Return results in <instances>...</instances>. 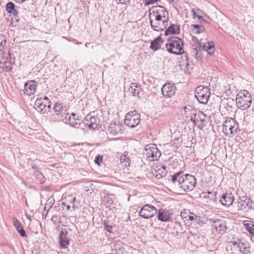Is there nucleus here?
Listing matches in <instances>:
<instances>
[{"label":"nucleus","instance_id":"a878e982","mask_svg":"<svg viewBox=\"0 0 254 254\" xmlns=\"http://www.w3.org/2000/svg\"><path fill=\"white\" fill-rule=\"evenodd\" d=\"M6 11L8 13L12 14L15 17L18 16V11L15 8V5L12 2H8L7 3L5 7Z\"/></svg>","mask_w":254,"mask_h":254},{"label":"nucleus","instance_id":"cd10ccee","mask_svg":"<svg viewBox=\"0 0 254 254\" xmlns=\"http://www.w3.org/2000/svg\"><path fill=\"white\" fill-rule=\"evenodd\" d=\"M13 225L15 227L17 231L19 233L21 236L23 237H26V234L24 229H23V226H22L21 223L17 220H16L14 223Z\"/></svg>","mask_w":254,"mask_h":254},{"label":"nucleus","instance_id":"052dcab7","mask_svg":"<svg viewBox=\"0 0 254 254\" xmlns=\"http://www.w3.org/2000/svg\"><path fill=\"white\" fill-rule=\"evenodd\" d=\"M192 12H193L192 15H193V17H194L196 16V14L193 9L192 10Z\"/></svg>","mask_w":254,"mask_h":254},{"label":"nucleus","instance_id":"e433bc0d","mask_svg":"<svg viewBox=\"0 0 254 254\" xmlns=\"http://www.w3.org/2000/svg\"><path fill=\"white\" fill-rule=\"evenodd\" d=\"M76 200V197H73L72 195H69L66 198V202L68 203L69 205H72V207L74 210L76 206L75 205V201Z\"/></svg>","mask_w":254,"mask_h":254},{"label":"nucleus","instance_id":"0eeeda50","mask_svg":"<svg viewBox=\"0 0 254 254\" xmlns=\"http://www.w3.org/2000/svg\"><path fill=\"white\" fill-rule=\"evenodd\" d=\"M196 184V180L194 176L190 174H185L180 189L184 191H190L194 189Z\"/></svg>","mask_w":254,"mask_h":254},{"label":"nucleus","instance_id":"ea45409f","mask_svg":"<svg viewBox=\"0 0 254 254\" xmlns=\"http://www.w3.org/2000/svg\"><path fill=\"white\" fill-rule=\"evenodd\" d=\"M55 203V199L54 197H50L47 201L46 203V207H48V209H51Z\"/></svg>","mask_w":254,"mask_h":254},{"label":"nucleus","instance_id":"2f4dec72","mask_svg":"<svg viewBox=\"0 0 254 254\" xmlns=\"http://www.w3.org/2000/svg\"><path fill=\"white\" fill-rule=\"evenodd\" d=\"M37 180L40 184H43L45 182V178L43 174L39 171L34 174Z\"/></svg>","mask_w":254,"mask_h":254},{"label":"nucleus","instance_id":"4468645a","mask_svg":"<svg viewBox=\"0 0 254 254\" xmlns=\"http://www.w3.org/2000/svg\"><path fill=\"white\" fill-rule=\"evenodd\" d=\"M205 118V114L202 112L197 111L196 114L190 121H191L195 126L198 125V127L202 129L205 126V124H204Z\"/></svg>","mask_w":254,"mask_h":254},{"label":"nucleus","instance_id":"13d9d810","mask_svg":"<svg viewBox=\"0 0 254 254\" xmlns=\"http://www.w3.org/2000/svg\"><path fill=\"white\" fill-rule=\"evenodd\" d=\"M240 242H233V246H237V247L238 248V244H239Z\"/></svg>","mask_w":254,"mask_h":254},{"label":"nucleus","instance_id":"f704fd0d","mask_svg":"<svg viewBox=\"0 0 254 254\" xmlns=\"http://www.w3.org/2000/svg\"><path fill=\"white\" fill-rule=\"evenodd\" d=\"M170 144L175 149H177L181 146V141L179 137H176L170 142Z\"/></svg>","mask_w":254,"mask_h":254},{"label":"nucleus","instance_id":"b1692460","mask_svg":"<svg viewBox=\"0 0 254 254\" xmlns=\"http://www.w3.org/2000/svg\"><path fill=\"white\" fill-rule=\"evenodd\" d=\"M67 116H68V123L71 126L74 127L80 124V120L78 119L79 117L76 114L72 113L71 116L66 114L65 118H67Z\"/></svg>","mask_w":254,"mask_h":254},{"label":"nucleus","instance_id":"bf43d9fd","mask_svg":"<svg viewBox=\"0 0 254 254\" xmlns=\"http://www.w3.org/2000/svg\"><path fill=\"white\" fill-rule=\"evenodd\" d=\"M106 202L108 204H112L113 203V201L112 199H111L110 200H107Z\"/></svg>","mask_w":254,"mask_h":254},{"label":"nucleus","instance_id":"72a5a7b5","mask_svg":"<svg viewBox=\"0 0 254 254\" xmlns=\"http://www.w3.org/2000/svg\"><path fill=\"white\" fill-rule=\"evenodd\" d=\"M1 54H2V56L1 59H4V60L5 61V63L9 62L10 60H11V61L13 60L14 64H15V58L14 57H12V55L10 53H8L7 54H5L3 52V53H1L0 55Z\"/></svg>","mask_w":254,"mask_h":254},{"label":"nucleus","instance_id":"f03ea898","mask_svg":"<svg viewBox=\"0 0 254 254\" xmlns=\"http://www.w3.org/2000/svg\"><path fill=\"white\" fill-rule=\"evenodd\" d=\"M184 43L178 37L172 36L169 38L165 44L166 50L170 54L180 55L184 53Z\"/></svg>","mask_w":254,"mask_h":254},{"label":"nucleus","instance_id":"09e8293b","mask_svg":"<svg viewBox=\"0 0 254 254\" xmlns=\"http://www.w3.org/2000/svg\"><path fill=\"white\" fill-rule=\"evenodd\" d=\"M32 169L33 170V173L35 174L37 172H38L39 171V169L37 167V166L36 165H35L34 164H33L32 165Z\"/></svg>","mask_w":254,"mask_h":254},{"label":"nucleus","instance_id":"37998d69","mask_svg":"<svg viewBox=\"0 0 254 254\" xmlns=\"http://www.w3.org/2000/svg\"><path fill=\"white\" fill-rule=\"evenodd\" d=\"M145 6L149 5L150 4H153L155 2L158 1L160 2L161 0H143Z\"/></svg>","mask_w":254,"mask_h":254},{"label":"nucleus","instance_id":"9d476101","mask_svg":"<svg viewBox=\"0 0 254 254\" xmlns=\"http://www.w3.org/2000/svg\"><path fill=\"white\" fill-rule=\"evenodd\" d=\"M145 151V155L149 161L157 160L161 155V152L155 144H151L149 147L147 146Z\"/></svg>","mask_w":254,"mask_h":254},{"label":"nucleus","instance_id":"4c0bfd02","mask_svg":"<svg viewBox=\"0 0 254 254\" xmlns=\"http://www.w3.org/2000/svg\"><path fill=\"white\" fill-rule=\"evenodd\" d=\"M191 54L192 56L195 57L196 59L201 58V53L200 51H198L197 48H192L191 51Z\"/></svg>","mask_w":254,"mask_h":254},{"label":"nucleus","instance_id":"c85d7f7f","mask_svg":"<svg viewBox=\"0 0 254 254\" xmlns=\"http://www.w3.org/2000/svg\"><path fill=\"white\" fill-rule=\"evenodd\" d=\"M46 107V105L43 104L41 98L37 99L35 103L34 108L38 112L42 113Z\"/></svg>","mask_w":254,"mask_h":254},{"label":"nucleus","instance_id":"c03bdc74","mask_svg":"<svg viewBox=\"0 0 254 254\" xmlns=\"http://www.w3.org/2000/svg\"><path fill=\"white\" fill-rule=\"evenodd\" d=\"M130 86L132 88L138 89V90L140 91H142V88H141V85L139 83H132L131 84Z\"/></svg>","mask_w":254,"mask_h":254},{"label":"nucleus","instance_id":"e2e57ef3","mask_svg":"<svg viewBox=\"0 0 254 254\" xmlns=\"http://www.w3.org/2000/svg\"><path fill=\"white\" fill-rule=\"evenodd\" d=\"M162 169H163V170H166V169H167V167H166V166H163L162 167Z\"/></svg>","mask_w":254,"mask_h":254},{"label":"nucleus","instance_id":"79ce46f5","mask_svg":"<svg viewBox=\"0 0 254 254\" xmlns=\"http://www.w3.org/2000/svg\"><path fill=\"white\" fill-rule=\"evenodd\" d=\"M239 250V251L242 253H244L245 251H246V246H245V244L243 243H239V244H238V248H237Z\"/></svg>","mask_w":254,"mask_h":254},{"label":"nucleus","instance_id":"423d86ee","mask_svg":"<svg viewBox=\"0 0 254 254\" xmlns=\"http://www.w3.org/2000/svg\"><path fill=\"white\" fill-rule=\"evenodd\" d=\"M140 121V115L136 110L130 111L126 115L125 123L129 127H135L139 124Z\"/></svg>","mask_w":254,"mask_h":254},{"label":"nucleus","instance_id":"9b49d317","mask_svg":"<svg viewBox=\"0 0 254 254\" xmlns=\"http://www.w3.org/2000/svg\"><path fill=\"white\" fill-rule=\"evenodd\" d=\"M237 207L239 210H246L247 211L253 208L252 201L251 200L250 197L246 195L239 197L237 200Z\"/></svg>","mask_w":254,"mask_h":254},{"label":"nucleus","instance_id":"c9c22d12","mask_svg":"<svg viewBox=\"0 0 254 254\" xmlns=\"http://www.w3.org/2000/svg\"><path fill=\"white\" fill-rule=\"evenodd\" d=\"M192 215H188V216H184L183 213H181V216L183 218H185L187 219L188 218L189 220H190L192 222L194 223L195 222V220L199 221V216H197L194 215L193 213L191 214Z\"/></svg>","mask_w":254,"mask_h":254},{"label":"nucleus","instance_id":"2eb2a0df","mask_svg":"<svg viewBox=\"0 0 254 254\" xmlns=\"http://www.w3.org/2000/svg\"><path fill=\"white\" fill-rule=\"evenodd\" d=\"M85 124L89 128L95 129L98 128L100 121L95 116L88 114L85 118Z\"/></svg>","mask_w":254,"mask_h":254},{"label":"nucleus","instance_id":"338daca9","mask_svg":"<svg viewBox=\"0 0 254 254\" xmlns=\"http://www.w3.org/2000/svg\"><path fill=\"white\" fill-rule=\"evenodd\" d=\"M185 57H186V60H188V56H187V55H186Z\"/></svg>","mask_w":254,"mask_h":254},{"label":"nucleus","instance_id":"a19ab883","mask_svg":"<svg viewBox=\"0 0 254 254\" xmlns=\"http://www.w3.org/2000/svg\"><path fill=\"white\" fill-rule=\"evenodd\" d=\"M129 91L133 96H139V94L140 92L138 90V89L132 88L131 86H130L129 88Z\"/></svg>","mask_w":254,"mask_h":254},{"label":"nucleus","instance_id":"7c9ffc66","mask_svg":"<svg viewBox=\"0 0 254 254\" xmlns=\"http://www.w3.org/2000/svg\"><path fill=\"white\" fill-rule=\"evenodd\" d=\"M191 27H193L192 32L194 34H199L204 31V28L202 25H192Z\"/></svg>","mask_w":254,"mask_h":254},{"label":"nucleus","instance_id":"58836bf2","mask_svg":"<svg viewBox=\"0 0 254 254\" xmlns=\"http://www.w3.org/2000/svg\"><path fill=\"white\" fill-rule=\"evenodd\" d=\"M6 43V40L4 38L3 36L0 35V54L3 53L2 49L5 46Z\"/></svg>","mask_w":254,"mask_h":254},{"label":"nucleus","instance_id":"473e14b6","mask_svg":"<svg viewBox=\"0 0 254 254\" xmlns=\"http://www.w3.org/2000/svg\"><path fill=\"white\" fill-rule=\"evenodd\" d=\"M54 111L57 115L59 116L64 111L63 105L61 103H56L54 107Z\"/></svg>","mask_w":254,"mask_h":254},{"label":"nucleus","instance_id":"aec40b11","mask_svg":"<svg viewBox=\"0 0 254 254\" xmlns=\"http://www.w3.org/2000/svg\"><path fill=\"white\" fill-rule=\"evenodd\" d=\"M234 200V197L231 193H227L222 195L219 200L220 203L225 206L229 207L231 206Z\"/></svg>","mask_w":254,"mask_h":254},{"label":"nucleus","instance_id":"69168bd1","mask_svg":"<svg viewBox=\"0 0 254 254\" xmlns=\"http://www.w3.org/2000/svg\"><path fill=\"white\" fill-rule=\"evenodd\" d=\"M26 0H21V2H23L24 1H25Z\"/></svg>","mask_w":254,"mask_h":254},{"label":"nucleus","instance_id":"393cba45","mask_svg":"<svg viewBox=\"0 0 254 254\" xmlns=\"http://www.w3.org/2000/svg\"><path fill=\"white\" fill-rule=\"evenodd\" d=\"M4 59L0 60V67L3 70L8 72L12 70V65L14 64V61L10 60L9 62H6L4 60Z\"/></svg>","mask_w":254,"mask_h":254},{"label":"nucleus","instance_id":"a18cd8bd","mask_svg":"<svg viewBox=\"0 0 254 254\" xmlns=\"http://www.w3.org/2000/svg\"><path fill=\"white\" fill-rule=\"evenodd\" d=\"M102 157L100 155L97 156L94 160V162L95 163V164H96L98 165H100V164L101 162H102Z\"/></svg>","mask_w":254,"mask_h":254},{"label":"nucleus","instance_id":"7ed1b4c3","mask_svg":"<svg viewBox=\"0 0 254 254\" xmlns=\"http://www.w3.org/2000/svg\"><path fill=\"white\" fill-rule=\"evenodd\" d=\"M236 104L238 108L242 110L248 109L252 104V99L250 93L244 90L237 95Z\"/></svg>","mask_w":254,"mask_h":254},{"label":"nucleus","instance_id":"5701e85b","mask_svg":"<svg viewBox=\"0 0 254 254\" xmlns=\"http://www.w3.org/2000/svg\"><path fill=\"white\" fill-rule=\"evenodd\" d=\"M163 42L161 37L159 36L151 42L150 48L154 51H157Z\"/></svg>","mask_w":254,"mask_h":254},{"label":"nucleus","instance_id":"f3484780","mask_svg":"<svg viewBox=\"0 0 254 254\" xmlns=\"http://www.w3.org/2000/svg\"><path fill=\"white\" fill-rule=\"evenodd\" d=\"M157 219L161 222H169L171 219L172 213L166 209H159L157 210Z\"/></svg>","mask_w":254,"mask_h":254},{"label":"nucleus","instance_id":"774afa93","mask_svg":"<svg viewBox=\"0 0 254 254\" xmlns=\"http://www.w3.org/2000/svg\"><path fill=\"white\" fill-rule=\"evenodd\" d=\"M88 44H85V47H87V45H88Z\"/></svg>","mask_w":254,"mask_h":254},{"label":"nucleus","instance_id":"de8ad7c7","mask_svg":"<svg viewBox=\"0 0 254 254\" xmlns=\"http://www.w3.org/2000/svg\"><path fill=\"white\" fill-rule=\"evenodd\" d=\"M62 205L63 206H65L66 207V209L67 210H69L70 208V205H69V204L68 203H67V202L65 201V202H63L62 204Z\"/></svg>","mask_w":254,"mask_h":254},{"label":"nucleus","instance_id":"6e6552de","mask_svg":"<svg viewBox=\"0 0 254 254\" xmlns=\"http://www.w3.org/2000/svg\"><path fill=\"white\" fill-rule=\"evenodd\" d=\"M209 221L213 229L217 233L223 234L226 232L228 227L223 219H210Z\"/></svg>","mask_w":254,"mask_h":254},{"label":"nucleus","instance_id":"864d4df0","mask_svg":"<svg viewBox=\"0 0 254 254\" xmlns=\"http://www.w3.org/2000/svg\"><path fill=\"white\" fill-rule=\"evenodd\" d=\"M197 17L199 20H201L204 23H207L206 20L204 19L202 16H197Z\"/></svg>","mask_w":254,"mask_h":254},{"label":"nucleus","instance_id":"bb28decb","mask_svg":"<svg viewBox=\"0 0 254 254\" xmlns=\"http://www.w3.org/2000/svg\"><path fill=\"white\" fill-rule=\"evenodd\" d=\"M202 49L207 52L208 55L212 56L215 52L214 44L212 41L206 43L203 46Z\"/></svg>","mask_w":254,"mask_h":254},{"label":"nucleus","instance_id":"dca6fc26","mask_svg":"<svg viewBox=\"0 0 254 254\" xmlns=\"http://www.w3.org/2000/svg\"><path fill=\"white\" fill-rule=\"evenodd\" d=\"M107 131L113 136L121 135L123 133L121 125L119 123H111L110 124Z\"/></svg>","mask_w":254,"mask_h":254},{"label":"nucleus","instance_id":"f257e3e1","mask_svg":"<svg viewBox=\"0 0 254 254\" xmlns=\"http://www.w3.org/2000/svg\"><path fill=\"white\" fill-rule=\"evenodd\" d=\"M149 20L151 27L156 31L165 29L169 20L168 12L161 5H156L149 10Z\"/></svg>","mask_w":254,"mask_h":254},{"label":"nucleus","instance_id":"c756f323","mask_svg":"<svg viewBox=\"0 0 254 254\" xmlns=\"http://www.w3.org/2000/svg\"><path fill=\"white\" fill-rule=\"evenodd\" d=\"M244 225L250 234H254V222L251 221H245L244 222Z\"/></svg>","mask_w":254,"mask_h":254},{"label":"nucleus","instance_id":"8fccbe9b","mask_svg":"<svg viewBox=\"0 0 254 254\" xmlns=\"http://www.w3.org/2000/svg\"><path fill=\"white\" fill-rule=\"evenodd\" d=\"M105 227H106V230L109 232H111V230L112 229V226L110 225H108L107 224L105 225Z\"/></svg>","mask_w":254,"mask_h":254},{"label":"nucleus","instance_id":"4be33fe9","mask_svg":"<svg viewBox=\"0 0 254 254\" xmlns=\"http://www.w3.org/2000/svg\"><path fill=\"white\" fill-rule=\"evenodd\" d=\"M180 25L171 24L170 26L165 30V35L168 36L170 34L177 35L180 33Z\"/></svg>","mask_w":254,"mask_h":254},{"label":"nucleus","instance_id":"f8f14e48","mask_svg":"<svg viewBox=\"0 0 254 254\" xmlns=\"http://www.w3.org/2000/svg\"><path fill=\"white\" fill-rule=\"evenodd\" d=\"M176 87L175 84L167 82L161 88L163 96L165 98H171L175 93Z\"/></svg>","mask_w":254,"mask_h":254},{"label":"nucleus","instance_id":"0e129e2a","mask_svg":"<svg viewBox=\"0 0 254 254\" xmlns=\"http://www.w3.org/2000/svg\"><path fill=\"white\" fill-rule=\"evenodd\" d=\"M51 107V106L50 104L47 105V107H48V109H50Z\"/></svg>","mask_w":254,"mask_h":254},{"label":"nucleus","instance_id":"5fc2aeb1","mask_svg":"<svg viewBox=\"0 0 254 254\" xmlns=\"http://www.w3.org/2000/svg\"><path fill=\"white\" fill-rule=\"evenodd\" d=\"M194 223H196L197 224L200 225V224L202 223V221L200 220V217H199V221L195 220Z\"/></svg>","mask_w":254,"mask_h":254},{"label":"nucleus","instance_id":"412c9836","mask_svg":"<svg viewBox=\"0 0 254 254\" xmlns=\"http://www.w3.org/2000/svg\"><path fill=\"white\" fill-rule=\"evenodd\" d=\"M184 115L187 119H190V120L192 119L194 116L197 112L192 106L189 105L184 107Z\"/></svg>","mask_w":254,"mask_h":254},{"label":"nucleus","instance_id":"6e6d98bb","mask_svg":"<svg viewBox=\"0 0 254 254\" xmlns=\"http://www.w3.org/2000/svg\"><path fill=\"white\" fill-rule=\"evenodd\" d=\"M58 165V164L54 163V164H52L50 165L49 166L51 167H53V168H56V167H57Z\"/></svg>","mask_w":254,"mask_h":254},{"label":"nucleus","instance_id":"20e7f679","mask_svg":"<svg viewBox=\"0 0 254 254\" xmlns=\"http://www.w3.org/2000/svg\"><path fill=\"white\" fill-rule=\"evenodd\" d=\"M239 129V124L234 118H227L223 124V131L230 137L236 134Z\"/></svg>","mask_w":254,"mask_h":254},{"label":"nucleus","instance_id":"3c124183","mask_svg":"<svg viewBox=\"0 0 254 254\" xmlns=\"http://www.w3.org/2000/svg\"><path fill=\"white\" fill-rule=\"evenodd\" d=\"M127 159L128 160V158H127V156L126 155H123L121 157V161L122 163H124L126 161V160Z\"/></svg>","mask_w":254,"mask_h":254},{"label":"nucleus","instance_id":"603ef678","mask_svg":"<svg viewBox=\"0 0 254 254\" xmlns=\"http://www.w3.org/2000/svg\"><path fill=\"white\" fill-rule=\"evenodd\" d=\"M116 1H118L119 3L122 4H126L127 2L130 1V0H115Z\"/></svg>","mask_w":254,"mask_h":254},{"label":"nucleus","instance_id":"4d7b16f0","mask_svg":"<svg viewBox=\"0 0 254 254\" xmlns=\"http://www.w3.org/2000/svg\"><path fill=\"white\" fill-rule=\"evenodd\" d=\"M25 216L26 217V218L30 221H31V216L27 214L26 213H25Z\"/></svg>","mask_w":254,"mask_h":254},{"label":"nucleus","instance_id":"1a4fd4ad","mask_svg":"<svg viewBox=\"0 0 254 254\" xmlns=\"http://www.w3.org/2000/svg\"><path fill=\"white\" fill-rule=\"evenodd\" d=\"M156 214V208L153 205L148 204L143 206L139 212V216L146 219L152 218Z\"/></svg>","mask_w":254,"mask_h":254},{"label":"nucleus","instance_id":"49530a36","mask_svg":"<svg viewBox=\"0 0 254 254\" xmlns=\"http://www.w3.org/2000/svg\"><path fill=\"white\" fill-rule=\"evenodd\" d=\"M49 210V209H47L46 206H45L44 210L43 211V212L42 214L43 219H46V218L47 216V215L48 214Z\"/></svg>","mask_w":254,"mask_h":254},{"label":"nucleus","instance_id":"39448f33","mask_svg":"<svg viewBox=\"0 0 254 254\" xmlns=\"http://www.w3.org/2000/svg\"><path fill=\"white\" fill-rule=\"evenodd\" d=\"M210 93L207 87L202 86H197L195 90L194 96L197 101L202 104L207 103L210 97Z\"/></svg>","mask_w":254,"mask_h":254},{"label":"nucleus","instance_id":"680f3d73","mask_svg":"<svg viewBox=\"0 0 254 254\" xmlns=\"http://www.w3.org/2000/svg\"><path fill=\"white\" fill-rule=\"evenodd\" d=\"M44 100H46V101H48L49 99H48V98L47 96H44Z\"/></svg>","mask_w":254,"mask_h":254},{"label":"nucleus","instance_id":"ddd939ff","mask_svg":"<svg viewBox=\"0 0 254 254\" xmlns=\"http://www.w3.org/2000/svg\"><path fill=\"white\" fill-rule=\"evenodd\" d=\"M185 174L183 171H179L171 175V179L169 180V183L172 185L180 188L182 182L184 180Z\"/></svg>","mask_w":254,"mask_h":254},{"label":"nucleus","instance_id":"a211bd4d","mask_svg":"<svg viewBox=\"0 0 254 254\" xmlns=\"http://www.w3.org/2000/svg\"><path fill=\"white\" fill-rule=\"evenodd\" d=\"M36 83L34 80H28L24 84V93L27 96L33 95L36 90Z\"/></svg>","mask_w":254,"mask_h":254},{"label":"nucleus","instance_id":"6ab92c4d","mask_svg":"<svg viewBox=\"0 0 254 254\" xmlns=\"http://www.w3.org/2000/svg\"><path fill=\"white\" fill-rule=\"evenodd\" d=\"M67 231L64 229L62 230L59 235V244L62 249L67 248V246L69 245V240L67 238Z\"/></svg>","mask_w":254,"mask_h":254}]
</instances>
